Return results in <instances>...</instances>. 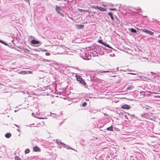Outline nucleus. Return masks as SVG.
<instances>
[{"instance_id":"412c9836","label":"nucleus","mask_w":160,"mask_h":160,"mask_svg":"<svg viewBox=\"0 0 160 160\" xmlns=\"http://www.w3.org/2000/svg\"><path fill=\"white\" fill-rule=\"evenodd\" d=\"M109 10L111 11H115L116 10V8H109Z\"/></svg>"},{"instance_id":"f257e3e1","label":"nucleus","mask_w":160,"mask_h":160,"mask_svg":"<svg viewBox=\"0 0 160 160\" xmlns=\"http://www.w3.org/2000/svg\"><path fill=\"white\" fill-rule=\"evenodd\" d=\"M77 79L78 81L80 82L81 83L85 85L86 82L84 81V80L80 76H76Z\"/></svg>"},{"instance_id":"20e7f679","label":"nucleus","mask_w":160,"mask_h":160,"mask_svg":"<svg viewBox=\"0 0 160 160\" xmlns=\"http://www.w3.org/2000/svg\"><path fill=\"white\" fill-rule=\"evenodd\" d=\"M131 108V106L127 104H124L121 107V108L123 109H129Z\"/></svg>"},{"instance_id":"4be33fe9","label":"nucleus","mask_w":160,"mask_h":160,"mask_svg":"<svg viewBox=\"0 0 160 160\" xmlns=\"http://www.w3.org/2000/svg\"><path fill=\"white\" fill-rule=\"evenodd\" d=\"M98 72L99 73H100V72L104 73V72H110L109 71H103L102 72L98 71Z\"/></svg>"},{"instance_id":"423d86ee","label":"nucleus","mask_w":160,"mask_h":160,"mask_svg":"<svg viewBox=\"0 0 160 160\" xmlns=\"http://www.w3.org/2000/svg\"><path fill=\"white\" fill-rule=\"evenodd\" d=\"M31 43L33 44H38L39 43V42L38 41L33 39L31 41Z\"/></svg>"},{"instance_id":"b1692460","label":"nucleus","mask_w":160,"mask_h":160,"mask_svg":"<svg viewBox=\"0 0 160 160\" xmlns=\"http://www.w3.org/2000/svg\"><path fill=\"white\" fill-rule=\"evenodd\" d=\"M83 9H78V11L80 12H82V11H83Z\"/></svg>"},{"instance_id":"ddd939ff","label":"nucleus","mask_w":160,"mask_h":160,"mask_svg":"<svg viewBox=\"0 0 160 160\" xmlns=\"http://www.w3.org/2000/svg\"><path fill=\"white\" fill-rule=\"evenodd\" d=\"M107 130L108 131H113V128L112 126L109 127L107 128Z\"/></svg>"},{"instance_id":"0eeeda50","label":"nucleus","mask_w":160,"mask_h":160,"mask_svg":"<svg viewBox=\"0 0 160 160\" xmlns=\"http://www.w3.org/2000/svg\"><path fill=\"white\" fill-rule=\"evenodd\" d=\"M84 25H77V29H79L82 28L84 27Z\"/></svg>"},{"instance_id":"bb28decb","label":"nucleus","mask_w":160,"mask_h":160,"mask_svg":"<svg viewBox=\"0 0 160 160\" xmlns=\"http://www.w3.org/2000/svg\"><path fill=\"white\" fill-rule=\"evenodd\" d=\"M131 116H133V117H134L135 115L134 114H132V115H131Z\"/></svg>"},{"instance_id":"9d476101","label":"nucleus","mask_w":160,"mask_h":160,"mask_svg":"<svg viewBox=\"0 0 160 160\" xmlns=\"http://www.w3.org/2000/svg\"><path fill=\"white\" fill-rule=\"evenodd\" d=\"M56 10L57 11V12H60V11L61 10V9L60 7H58L57 5L56 6Z\"/></svg>"},{"instance_id":"6e6552de","label":"nucleus","mask_w":160,"mask_h":160,"mask_svg":"<svg viewBox=\"0 0 160 160\" xmlns=\"http://www.w3.org/2000/svg\"><path fill=\"white\" fill-rule=\"evenodd\" d=\"M31 72L30 71H28L27 72L25 71H22L21 72H19V73L22 74H26L27 73H31Z\"/></svg>"},{"instance_id":"f8f14e48","label":"nucleus","mask_w":160,"mask_h":160,"mask_svg":"<svg viewBox=\"0 0 160 160\" xmlns=\"http://www.w3.org/2000/svg\"><path fill=\"white\" fill-rule=\"evenodd\" d=\"M11 136V134L10 133L8 132L6 133L5 135V137L6 138H9Z\"/></svg>"},{"instance_id":"4468645a","label":"nucleus","mask_w":160,"mask_h":160,"mask_svg":"<svg viewBox=\"0 0 160 160\" xmlns=\"http://www.w3.org/2000/svg\"><path fill=\"white\" fill-rule=\"evenodd\" d=\"M15 160H21V159L18 156H16L15 157Z\"/></svg>"},{"instance_id":"aec40b11","label":"nucleus","mask_w":160,"mask_h":160,"mask_svg":"<svg viewBox=\"0 0 160 160\" xmlns=\"http://www.w3.org/2000/svg\"><path fill=\"white\" fill-rule=\"evenodd\" d=\"M58 13L61 15L62 17H64V15L63 13H62L61 12H58Z\"/></svg>"},{"instance_id":"f03ea898","label":"nucleus","mask_w":160,"mask_h":160,"mask_svg":"<svg viewBox=\"0 0 160 160\" xmlns=\"http://www.w3.org/2000/svg\"><path fill=\"white\" fill-rule=\"evenodd\" d=\"M142 30L147 33H148L150 35H153L154 33L153 32H152L151 31L147 29H142Z\"/></svg>"},{"instance_id":"9b49d317","label":"nucleus","mask_w":160,"mask_h":160,"mask_svg":"<svg viewBox=\"0 0 160 160\" xmlns=\"http://www.w3.org/2000/svg\"><path fill=\"white\" fill-rule=\"evenodd\" d=\"M108 15L110 16L112 20H114V18L113 16V14L112 12H109L108 13Z\"/></svg>"},{"instance_id":"cd10ccee","label":"nucleus","mask_w":160,"mask_h":160,"mask_svg":"<svg viewBox=\"0 0 160 160\" xmlns=\"http://www.w3.org/2000/svg\"><path fill=\"white\" fill-rule=\"evenodd\" d=\"M130 74H132V75L135 74H134V73H130Z\"/></svg>"},{"instance_id":"39448f33","label":"nucleus","mask_w":160,"mask_h":160,"mask_svg":"<svg viewBox=\"0 0 160 160\" xmlns=\"http://www.w3.org/2000/svg\"><path fill=\"white\" fill-rule=\"evenodd\" d=\"M33 150L35 152H39L41 151V149L37 146L34 147L33 148Z\"/></svg>"},{"instance_id":"a211bd4d","label":"nucleus","mask_w":160,"mask_h":160,"mask_svg":"<svg viewBox=\"0 0 160 160\" xmlns=\"http://www.w3.org/2000/svg\"><path fill=\"white\" fill-rule=\"evenodd\" d=\"M87 103L86 102H83L82 105L83 107H84L85 106L87 105Z\"/></svg>"},{"instance_id":"6ab92c4d","label":"nucleus","mask_w":160,"mask_h":160,"mask_svg":"<svg viewBox=\"0 0 160 160\" xmlns=\"http://www.w3.org/2000/svg\"><path fill=\"white\" fill-rule=\"evenodd\" d=\"M0 42H1V43H3V44H4L5 45H8V44H7L5 42H4L3 41H2V40H0Z\"/></svg>"},{"instance_id":"2eb2a0df","label":"nucleus","mask_w":160,"mask_h":160,"mask_svg":"<svg viewBox=\"0 0 160 160\" xmlns=\"http://www.w3.org/2000/svg\"><path fill=\"white\" fill-rule=\"evenodd\" d=\"M133 88V86H129L127 87V90H130V89H132Z\"/></svg>"},{"instance_id":"393cba45","label":"nucleus","mask_w":160,"mask_h":160,"mask_svg":"<svg viewBox=\"0 0 160 160\" xmlns=\"http://www.w3.org/2000/svg\"><path fill=\"white\" fill-rule=\"evenodd\" d=\"M24 51L25 52H26L27 51H28L26 49H24Z\"/></svg>"},{"instance_id":"7ed1b4c3","label":"nucleus","mask_w":160,"mask_h":160,"mask_svg":"<svg viewBox=\"0 0 160 160\" xmlns=\"http://www.w3.org/2000/svg\"><path fill=\"white\" fill-rule=\"evenodd\" d=\"M98 42L99 43H102V44L103 45H104L106 46L108 48H111V47L110 46V45L109 44H107L106 43H105L104 42H102V41L101 40H99L98 41Z\"/></svg>"},{"instance_id":"dca6fc26","label":"nucleus","mask_w":160,"mask_h":160,"mask_svg":"<svg viewBox=\"0 0 160 160\" xmlns=\"http://www.w3.org/2000/svg\"><path fill=\"white\" fill-rule=\"evenodd\" d=\"M131 31L132 32H134V33H136L137 32L136 30L135 29H133V28H132L131 29Z\"/></svg>"},{"instance_id":"5701e85b","label":"nucleus","mask_w":160,"mask_h":160,"mask_svg":"<svg viewBox=\"0 0 160 160\" xmlns=\"http://www.w3.org/2000/svg\"><path fill=\"white\" fill-rule=\"evenodd\" d=\"M92 7L95 9H98V6H92Z\"/></svg>"},{"instance_id":"c756f323","label":"nucleus","mask_w":160,"mask_h":160,"mask_svg":"<svg viewBox=\"0 0 160 160\" xmlns=\"http://www.w3.org/2000/svg\"><path fill=\"white\" fill-rule=\"evenodd\" d=\"M39 118L40 119H43V118Z\"/></svg>"},{"instance_id":"a878e982","label":"nucleus","mask_w":160,"mask_h":160,"mask_svg":"<svg viewBox=\"0 0 160 160\" xmlns=\"http://www.w3.org/2000/svg\"><path fill=\"white\" fill-rule=\"evenodd\" d=\"M83 11H84L85 12H88V10H84Z\"/></svg>"},{"instance_id":"1a4fd4ad","label":"nucleus","mask_w":160,"mask_h":160,"mask_svg":"<svg viewBox=\"0 0 160 160\" xmlns=\"http://www.w3.org/2000/svg\"><path fill=\"white\" fill-rule=\"evenodd\" d=\"M98 9L102 11H105L106 10L105 8L101 7H99L98 6Z\"/></svg>"},{"instance_id":"c85d7f7f","label":"nucleus","mask_w":160,"mask_h":160,"mask_svg":"<svg viewBox=\"0 0 160 160\" xmlns=\"http://www.w3.org/2000/svg\"><path fill=\"white\" fill-rule=\"evenodd\" d=\"M160 37V34L158 36V38Z\"/></svg>"},{"instance_id":"f3484780","label":"nucleus","mask_w":160,"mask_h":160,"mask_svg":"<svg viewBox=\"0 0 160 160\" xmlns=\"http://www.w3.org/2000/svg\"><path fill=\"white\" fill-rule=\"evenodd\" d=\"M30 151L28 149H26L25 151V152L26 154L28 153Z\"/></svg>"}]
</instances>
